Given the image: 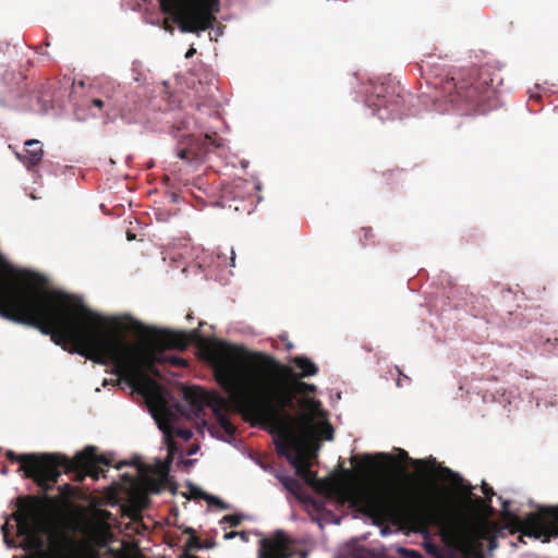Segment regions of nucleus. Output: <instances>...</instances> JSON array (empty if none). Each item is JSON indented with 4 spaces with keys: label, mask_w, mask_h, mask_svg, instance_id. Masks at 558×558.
<instances>
[{
    "label": "nucleus",
    "mask_w": 558,
    "mask_h": 558,
    "mask_svg": "<svg viewBox=\"0 0 558 558\" xmlns=\"http://www.w3.org/2000/svg\"><path fill=\"white\" fill-rule=\"evenodd\" d=\"M518 531L529 537L541 539L544 543L558 537V505L541 507L536 512L529 513L519 520Z\"/></svg>",
    "instance_id": "8"
},
{
    "label": "nucleus",
    "mask_w": 558,
    "mask_h": 558,
    "mask_svg": "<svg viewBox=\"0 0 558 558\" xmlns=\"http://www.w3.org/2000/svg\"><path fill=\"white\" fill-rule=\"evenodd\" d=\"M197 495L204 499H207L209 504L211 505H216L222 509H226L227 508V505L221 500L219 499L218 497H215V496H208L206 495L204 492H198Z\"/></svg>",
    "instance_id": "26"
},
{
    "label": "nucleus",
    "mask_w": 558,
    "mask_h": 558,
    "mask_svg": "<svg viewBox=\"0 0 558 558\" xmlns=\"http://www.w3.org/2000/svg\"><path fill=\"white\" fill-rule=\"evenodd\" d=\"M242 522V517L239 514H227L222 518L221 523H228L230 526H238Z\"/></svg>",
    "instance_id": "27"
},
{
    "label": "nucleus",
    "mask_w": 558,
    "mask_h": 558,
    "mask_svg": "<svg viewBox=\"0 0 558 558\" xmlns=\"http://www.w3.org/2000/svg\"><path fill=\"white\" fill-rule=\"evenodd\" d=\"M259 558H292L291 541L282 531L259 542Z\"/></svg>",
    "instance_id": "10"
},
{
    "label": "nucleus",
    "mask_w": 558,
    "mask_h": 558,
    "mask_svg": "<svg viewBox=\"0 0 558 558\" xmlns=\"http://www.w3.org/2000/svg\"><path fill=\"white\" fill-rule=\"evenodd\" d=\"M184 557H185V558H199V557H198V556H196V555H187V554H185V555H184Z\"/></svg>",
    "instance_id": "47"
},
{
    "label": "nucleus",
    "mask_w": 558,
    "mask_h": 558,
    "mask_svg": "<svg viewBox=\"0 0 558 558\" xmlns=\"http://www.w3.org/2000/svg\"><path fill=\"white\" fill-rule=\"evenodd\" d=\"M214 415H215L219 426L225 430L226 434H228L229 436L234 435L235 427L231 423V421L228 417V415L226 414V412L216 413Z\"/></svg>",
    "instance_id": "21"
},
{
    "label": "nucleus",
    "mask_w": 558,
    "mask_h": 558,
    "mask_svg": "<svg viewBox=\"0 0 558 558\" xmlns=\"http://www.w3.org/2000/svg\"><path fill=\"white\" fill-rule=\"evenodd\" d=\"M290 362L295 368L300 371V373L296 374L292 371V373L289 375H281L280 379L290 377L292 380H299L300 378L314 376L318 373V367L316 364L306 356H294Z\"/></svg>",
    "instance_id": "15"
},
{
    "label": "nucleus",
    "mask_w": 558,
    "mask_h": 558,
    "mask_svg": "<svg viewBox=\"0 0 558 558\" xmlns=\"http://www.w3.org/2000/svg\"><path fill=\"white\" fill-rule=\"evenodd\" d=\"M38 286V276L15 270L0 254V316L38 329L70 353L112 364L113 374L133 389L146 384L147 373L161 359L158 352L129 342L123 332L149 336L159 348L189 347V332L149 329L130 316L107 322L70 295Z\"/></svg>",
    "instance_id": "1"
},
{
    "label": "nucleus",
    "mask_w": 558,
    "mask_h": 558,
    "mask_svg": "<svg viewBox=\"0 0 558 558\" xmlns=\"http://www.w3.org/2000/svg\"><path fill=\"white\" fill-rule=\"evenodd\" d=\"M23 547L29 550H40L44 547V541L39 535L38 530L31 534L29 536H25L23 538Z\"/></svg>",
    "instance_id": "20"
},
{
    "label": "nucleus",
    "mask_w": 558,
    "mask_h": 558,
    "mask_svg": "<svg viewBox=\"0 0 558 558\" xmlns=\"http://www.w3.org/2000/svg\"><path fill=\"white\" fill-rule=\"evenodd\" d=\"M332 437V429L329 430V434L326 436L327 439H331Z\"/></svg>",
    "instance_id": "48"
},
{
    "label": "nucleus",
    "mask_w": 558,
    "mask_h": 558,
    "mask_svg": "<svg viewBox=\"0 0 558 558\" xmlns=\"http://www.w3.org/2000/svg\"><path fill=\"white\" fill-rule=\"evenodd\" d=\"M206 546L202 543V541L196 535L193 534L186 541L185 546H184V553L181 555V558H185L184 557L185 554L191 555L189 551L192 549H203Z\"/></svg>",
    "instance_id": "23"
},
{
    "label": "nucleus",
    "mask_w": 558,
    "mask_h": 558,
    "mask_svg": "<svg viewBox=\"0 0 558 558\" xmlns=\"http://www.w3.org/2000/svg\"><path fill=\"white\" fill-rule=\"evenodd\" d=\"M539 98H541V96H539V95L531 96V100H532V99L538 100Z\"/></svg>",
    "instance_id": "49"
},
{
    "label": "nucleus",
    "mask_w": 558,
    "mask_h": 558,
    "mask_svg": "<svg viewBox=\"0 0 558 558\" xmlns=\"http://www.w3.org/2000/svg\"><path fill=\"white\" fill-rule=\"evenodd\" d=\"M5 457L12 463H20L19 471H24V476L32 478L44 493H48L58 482L61 474L60 465L66 472L74 473V481L83 482L86 476L98 480L104 473L100 465L109 466L111 464V459L106 454H97L96 448L93 446L86 447L73 459L57 454H17L12 450H8Z\"/></svg>",
    "instance_id": "5"
},
{
    "label": "nucleus",
    "mask_w": 558,
    "mask_h": 558,
    "mask_svg": "<svg viewBox=\"0 0 558 558\" xmlns=\"http://www.w3.org/2000/svg\"><path fill=\"white\" fill-rule=\"evenodd\" d=\"M90 107L97 108L99 111H101L106 116V106H109L110 104L107 100H100L99 97H93L89 100Z\"/></svg>",
    "instance_id": "28"
},
{
    "label": "nucleus",
    "mask_w": 558,
    "mask_h": 558,
    "mask_svg": "<svg viewBox=\"0 0 558 558\" xmlns=\"http://www.w3.org/2000/svg\"><path fill=\"white\" fill-rule=\"evenodd\" d=\"M444 510H445V515H466L469 518H472L474 520H485L487 522L490 523V532L489 534L485 535V536H478V537H475L474 539L468 542V543H464V544H452L450 543L444 535H442V538L445 539V542L450 545V546H453V547H457V548H462V547H468V546H472L474 543L478 542V541H482V539H489V543H493V539H490L497 532V524L493 521H490L489 519L485 518V517H481V515H477V517H473V515H470V514H466V513H452L450 510H449V506L446 501H444Z\"/></svg>",
    "instance_id": "16"
},
{
    "label": "nucleus",
    "mask_w": 558,
    "mask_h": 558,
    "mask_svg": "<svg viewBox=\"0 0 558 558\" xmlns=\"http://www.w3.org/2000/svg\"><path fill=\"white\" fill-rule=\"evenodd\" d=\"M204 351L215 380L259 423L284 425V421L293 420L290 411L296 409V395L316 391L313 384L280 379L281 375L291 374L292 367L281 365L266 353H246L243 363L239 364L235 359L239 348L226 341H208Z\"/></svg>",
    "instance_id": "2"
},
{
    "label": "nucleus",
    "mask_w": 558,
    "mask_h": 558,
    "mask_svg": "<svg viewBox=\"0 0 558 558\" xmlns=\"http://www.w3.org/2000/svg\"><path fill=\"white\" fill-rule=\"evenodd\" d=\"M352 504L376 523L409 520L421 525H439L441 535L452 544H464L490 532V523L485 520H474L466 515H445L442 500L413 504L390 484L355 490Z\"/></svg>",
    "instance_id": "3"
},
{
    "label": "nucleus",
    "mask_w": 558,
    "mask_h": 558,
    "mask_svg": "<svg viewBox=\"0 0 558 558\" xmlns=\"http://www.w3.org/2000/svg\"><path fill=\"white\" fill-rule=\"evenodd\" d=\"M298 405L304 413V416L311 418L320 408V402L313 398H303L299 401Z\"/></svg>",
    "instance_id": "18"
},
{
    "label": "nucleus",
    "mask_w": 558,
    "mask_h": 558,
    "mask_svg": "<svg viewBox=\"0 0 558 558\" xmlns=\"http://www.w3.org/2000/svg\"><path fill=\"white\" fill-rule=\"evenodd\" d=\"M108 553H109V554H113V549H112V548H109V549H108Z\"/></svg>",
    "instance_id": "52"
},
{
    "label": "nucleus",
    "mask_w": 558,
    "mask_h": 558,
    "mask_svg": "<svg viewBox=\"0 0 558 558\" xmlns=\"http://www.w3.org/2000/svg\"><path fill=\"white\" fill-rule=\"evenodd\" d=\"M291 463L295 466L296 474L303 477L304 480L310 482L311 478L314 476L310 469V465L301 462L298 458L293 459Z\"/></svg>",
    "instance_id": "22"
},
{
    "label": "nucleus",
    "mask_w": 558,
    "mask_h": 558,
    "mask_svg": "<svg viewBox=\"0 0 558 558\" xmlns=\"http://www.w3.org/2000/svg\"><path fill=\"white\" fill-rule=\"evenodd\" d=\"M118 92L112 90L111 93L106 92L101 96H98L100 100H107L110 105L106 106V117L110 118L111 116L117 114L122 110L121 105L117 98Z\"/></svg>",
    "instance_id": "17"
},
{
    "label": "nucleus",
    "mask_w": 558,
    "mask_h": 558,
    "mask_svg": "<svg viewBox=\"0 0 558 558\" xmlns=\"http://www.w3.org/2000/svg\"><path fill=\"white\" fill-rule=\"evenodd\" d=\"M440 473L445 480L451 481L456 486L464 488L463 480L458 473H454L452 470H450L449 468H446V466L440 468ZM465 489H466L468 496H471L472 495V493H471L472 486L468 485L465 487Z\"/></svg>",
    "instance_id": "19"
},
{
    "label": "nucleus",
    "mask_w": 558,
    "mask_h": 558,
    "mask_svg": "<svg viewBox=\"0 0 558 558\" xmlns=\"http://www.w3.org/2000/svg\"><path fill=\"white\" fill-rule=\"evenodd\" d=\"M100 513L104 517H109L110 515V513L107 510H101Z\"/></svg>",
    "instance_id": "45"
},
{
    "label": "nucleus",
    "mask_w": 558,
    "mask_h": 558,
    "mask_svg": "<svg viewBox=\"0 0 558 558\" xmlns=\"http://www.w3.org/2000/svg\"><path fill=\"white\" fill-rule=\"evenodd\" d=\"M482 492L485 495V497L489 500V502H492V497L495 495L493 487L489 486L487 483L483 482Z\"/></svg>",
    "instance_id": "32"
},
{
    "label": "nucleus",
    "mask_w": 558,
    "mask_h": 558,
    "mask_svg": "<svg viewBox=\"0 0 558 558\" xmlns=\"http://www.w3.org/2000/svg\"><path fill=\"white\" fill-rule=\"evenodd\" d=\"M196 53V49L194 47H190L185 53V58L190 59Z\"/></svg>",
    "instance_id": "39"
},
{
    "label": "nucleus",
    "mask_w": 558,
    "mask_h": 558,
    "mask_svg": "<svg viewBox=\"0 0 558 558\" xmlns=\"http://www.w3.org/2000/svg\"><path fill=\"white\" fill-rule=\"evenodd\" d=\"M217 384L226 393H228L229 398L221 396L217 391H206L196 387L186 388L183 391L184 400L189 403L190 411L195 417L198 418L204 415L205 407L210 408L213 413L216 414L220 412H227L228 409L233 405L236 411L259 422V420L254 414L242 409L232 399L231 392L227 391L218 381Z\"/></svg>",
    "instance_id": "7"
},
{
    "label": "nucleus",
    "mask_w": 558,
    "mask_h": 558,
    "mask_svg": "<svg viewBox=\"0 0 558 558\" xmlns=\"http://www.w3.org/2000/svg\"><path fill=\"white\" fill-rule=\"evenodd\" d=\"M238 535H239V532H234V531H232V532L226 533V534H225V538H227V539H231V538H234V537H235V536H238Z\"/></svg>",
    "instance_id": "40"
},
{
    "label": "nucleus",
    "mask_w": 558,
    "mask_h": 558,
    "mask_svg": "<svg viewBox=\"0 0 558 558\" xmlns=\"http://www.w3.org/2000/svg\"><path fill=\"white\" fill-rule=\"evenodd\" d=\"M425 548H426V551L432 554V555H438V546L435 545V544H432V543H426L425 544Z\"/></svg>",
    "instance_id": "35"
},
{
    "label": "nucleus",
    "mask_w": 558,
    "mask_h": 558,
    "mask_svg": "<svg viewBox=\"0 0 558 558\" xmlns=\"http://www.w3.org/2000/svg\"><path fill=\"white\" fill-rule=\"evenodd\" d=\"M420 71L433 89L427 97L437 112L454 109L465 114L485 113L495 106L497 72L489 65L462 69L444 76L438 65L422 60Z\"/></svg>",
    "instance_id": "4"
},
{
    "label": "nucleus",
    "mask_w": 558,
    "mask_h": 558,
    "mask_svg": "<svg viewBox=\"0 0 558 558\" xmlns=\"http://www.w3.org/2000/svg\"><path fill=\"white\" fill-rule=\"evenodd\" d=\"M167 445L169 453L172 454V452L177 449L175 442L170 438V436H167Z\"/></svg>",
    "instance_id": "38"
},
{
    "label": "nucleus",
    "mask_w": 558,
    "mask_h": 558,
    "mask_svg": "<svg viewBox=\"0 0 558 558\" xmlns=\"http://www.w3.org/2000/svg\"><path fill=\"white\" fill-rule=\"evenodd\" d=\"M501 506H502L504 511H505V512H508V508H509V506H510V502H509V501H507V500H506V501H502Z\"/></svg>",
    "instance_id": "41"
},
{
    "label": "nucleus",
    "mask_w": 558,
    "mask_h": 558,
    "mask_svg": "<svg viewBox=\"0 0 558 558\" xmlns=\"http://www.w3.org/2000/svg\"><path fill=\"white\" fill-rule=\"evenodd\" d=\"M395 85L381 84L375 87V96L377 101L373 102L374 106L380 111L381 108L389 109L391 112H398L403 105V97L397 93Z\"/></svg>",
    "instance_id": "12"
},
{
    "label": "nucleus",
    "mask_w": 558,
    "mask_h": 558,
    "mask_svg": "<svg viewBox=\"0 0 558 558\" xmlns=\"http://www.w3.org/2000/svg\"><path fill=\"white\" fill-rule=\"evenodd\" d=\"M365 231V238H367L371 234V229L363 228Z\"/></svg>",
    "instance_id": "46"
},
{
    "label": "nucleus",
    "mask_w": 558,
    "mask_h": 558,
    "mask_svg": "<svg viewBox=\"0 0 558 558\" xmlns=\"http://www.w3.org/2000/svg\"><path fill=\"white\" fill-rule=\"evenodd\" d=\"M474 505L476 508H478L480 510H482L483 512H485L487 514H492L494 512L492 502H489V500L486 497L485 498L476 497L474 499Z\"/></svg>",
    "instance_id": "24"
},
{
    "label": "nucleus",
    "mask_w": 558,
    "mask_h": 558,
    "mask_svg": "<svg viewBox=\"0 0 558 558\" xmlns=\"http://www.w3.org/2000/svg\"><path fill=\"white\" fill-rule=\"evenodd\" d=\"M207 145L216 147L220 146L216 134H206L202 143L196 137L190 135L187 137L186 146L178 148L177 155L180 159L185 160L186 162H201L206 154L204 146Z\"/></svg>",
    "instance_id": "11"
},
{
    "label": "nucleus",
    "mask_w": 558,
    "mask_h": 558,
    "mask_svg": "<svg viewBox=\"0 0 558 558\" xmlns=\"http://www.w3.org/2000/svg\"><path fill=\"white\" fill-rule=\"evenodd\" d=\"M84 556L85 558H100V553L95 546L86 545L84 547Z\"/></svg>",
    "instance_id": "29"
},
{
    "label": "nucleus",
    "mask_w": 558,
    "mask_h": 558,
    "mask_svg": "<svg viewBox=\"0 0 558 558\" xmlns=\"http://www.w3.org/2000/svg\"><path fill=\"white\" fill-rule=\"evenodd\" d=\"M161 11L169 15L163 28L173 33V24L182 33H199L213 27L219 12V0H159Z\"/></svg>",
    "instance_id": "6"
},
{
    "label": "nucleus",
    "mask_w": 558,
    "mask_h": 558,
    "mask_svg": "<svg viewBox=\"0 0 558 558\" xmlns=\"http://www.w3.org/2000/svg\"><path fill=\"white\" fill-rule=\"evenodd\" d=\"M174 434L177 437H179L185 441L190 440L193 436L192 432L187 428H177L174 430Z\"/></svg>",
    "instance_id": "31"
},
{
    "label": "nucleus",
    "mask_w": 558,
    "mask_h": 558,
    "mask_svg": "<svg viewBox=\"0 0 558 558\" xmlns=\"http://www.w3.org/2000/svg\"><path fill=\"white\" fill-rule=\"evenodd\" d=\"M239 535L241 536L242 539L247 541V537L244 532H239Z\"/></svg>",
    "instance_id": "43"
},
{
    "label": "nucleus",
    "mask_w": 558,
    "mask_h": 558,
    "mask_svg": "<svg viewBox=\"0 0 558 558\" xmlns=\"http://www.w3.org/2000/svg\"><path fill=\"white\" fill-rule=\"evenodd\" d=\"M1 532L3 534V538L5 541V543L9 544V523L5 522L2 526H1Z\"/></svg>",
    "instance_id": "37"
},
{
    "label": "nucleus",
    "mask_w": 558,
    "mask_h": 558,
    "mask_svg": "<svg viewBox=\"0 0 558 558\" xmlns=\"http://www.w3.org/2000/svg\"><path fill=\"white\" fill-rule=\"evenodd\" d=\"M363 464L366 469H374V461L373 458L368 454H366L363 459Z\"/></svg>",
    "instance_id": "36"
},
{
    "label": "nucleus",
    "mask_w": 558,
    "mask_h": 558,
    "mask_svg": "<svg viewBox=\"0 0 558 558\" xmlns=\"http://www.w3.org/2000/svg\"><path fill=\"white\" fill-rule=\"evenodd\" d=\"M25 153L16 154V157L28 168L37 166L44 155L43 146L37 140H28L25 142Z\"/></svg>",
    "instance_id": "14"
},
{
    "label": "nucleus",
    "mask_w": 558,
    "mask_h": 558,
    "mask_svg": "<svg viewBox=\"0 0 558 558\" xmlns=\"http://www.w3.org/2000/svg\"><path fill=\"white\" fill-rule=\"evenodd\" d=\"M291 422H292V420H287V421H284V425H281V426H274L271 424H267L268 426H270L272 428L281 430L280 438L275 441L276 450L279 456L286 457L290 462L293 459H295L292 456V451L295 449L294 441H293L291 433L288 429V425Z\"/></svg>",
    "instance_id": "13"
},
{
    "label": "nucleus",
    "mask_w": 558,
    "mask_h": 558,
    "mask_svg": "<svg viewBox=\"0 0 558 558\" xmlns=\"http://www.w3.org/2000/svg\"><path fill=\"white\" fill-rule=\"evenodd\" d=\"M178 131H182V130H187V124L186 122H182V125L181 126H178L177 128Z\"/></svg>",
    "instance_id": "42"
},
{
    "label": "nucleus",
    "mask_w": 558,
    "mask_h": 558,
    "mask_svg": "<svg viewBox=\"0 0 558 558\" xmlns=\"http://www.w3.org/2000/svg\"><path fill=\"white\" fill-rule=\"evenodd\" d=\"M20 510L12 514L17 523V535L29 536L37 531L34 518L40 508V501L33 496L20 497L17 499Z\"/></svg>",
    "instance_id": "9"
},
{
    "label": "nucleus",
    "mask_w": 558,
    "mask_h": 558,
    "mask_svg": "<svg viewBox=\"0 0 558 558\" xmlns=\"http://www.w3.org/2000/svg\"><path fill=\"white\" fill-rule=\"evenodd\" d=\"M280 481H281L282 485L284 486V488L291 493H295L300 487L298 480H295L292 476H282L280 478Z\"/></svg>",
    "instance_id": "25"
},
{
    "label": "nucleus",
    "mask_w": 558,
    "mask_h": 558,
    "mask_svg": "<svg viewBox=\"0 0 558 558\" xmlns=\"http://www.w3.org/2000/svg\"><path fill=\"white\" fill-rule=\"evenodd\" d=\"M125 464H126L125 462H121V463L117 464V465H116V468H117L118 470H120V469H122Z\"/></svg>",
    "instance_id": "44"
},
{
    "label": "nucleus",
    "mask_w": 558,
    "mask_h": 558,
    "mask_svg": "<svg viewBox=\"0 0 558 558\" xmlns=\"http://www.w3.org/2000/svg\"><path fill=\"white\" fill-rule=\"evenodd\" d=\"M186 533H194L193 529H187Z\"/></svg>",
    "instance_id": "51"
},
{
    "label": "nucleus",
    "mask_w": 558,
    "mask_h": 558,
    "mask_svg": "<svg viewBox=\"0 0 558 558\" xmlns=\"http://www.w3.org/2000/svg\"><path fill=\"white\" fill-rule=\"evenodd\" d=\"M405 558H423L422 554L414 549H403Z\"/></svg>",
    "instance_id": "34"
},
{
    "label": "nucleus",
    "mask_w": 558,
    "mask_h": 558,
    "mask_svg": "<svg viewBox=\"0 0 558 558\" xmlns=\"http://www.w3.org/2000/svg\"><path fill=\"white\" fill-rule=\"evenodd\" d=\"M96 544H97L98 546H104V545H105V542H104V541H98Z\"/></svg>",
    "instance_id": "50"
},
{
    "label": "nucleus",
    "mask_w": 558,
    "mask_h": 558,
    "mask_svg": "<svg viewBox=\"0 0 558 558\" xmlns=\"http://www.w3.org/2000/svg\"><path fill=\"white\" fill-rule=\"evenodd\" d=\"M168 361L173 366H186L187 365V363L184 359L178 357V356H172V357L168 359Z\"/></svg>",
    "instance_id": "33"
},
{
    "label": "nucleus",
    "mask_w": 558,
    "mask_h": 558,
    "mask_svg": "<svg viewBox=\"0 0 558 558\" xmlns=\"http://www.w3.org/2000/svg\"><path fill=\"white\" fill-rule=\"evenodd\" d=\"M400 456H401V458H403V459H408V460H410L411 464H412L413 466H415V468H423V466H425V464H426V461H424V460H421V459L413 460V459H411V458L408 456V452H407V451H404V450H401V451H400Z\"/></svg>",
    "instance_id": "30"
}]
</instances>
